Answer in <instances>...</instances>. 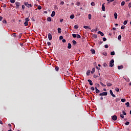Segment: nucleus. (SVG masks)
I'll use <instances>...</instances> for the list:
<instances>
[{
  "mask_svg": "<svg viewBox=\"0 0 131 131\" xmlns=\"http://www.w3.org/2000/svg\"><path fill=\"white\" fill-rule=\"evenodd\" d=\"M93 36L95 39L97 38V35L96 34H94Z\"/></svg>",
  "mask_w": 131,
  "mask_h": 131,
  "instance_id": "obj_38",
  "label": "nucleus"
},
{
  "mask_svg": "<svg viewBox=\"0 0 131 131\" xmlns=\"http://www.w3.org/2000/svg\"><path fill=\"white\" fill-rule=\"evenodd\" d=\"M97 33L100 34L101 36H104V33L103 32H101V31H99L98 32H97Z\"/></svg>",
  "mask_w": 131,
  "mask_h": 131,
  "instance_id": "obj_12",
  "label": "nucleus"
},
{
  "mask_svg": "<svg viewBox=\"0 0 131 131\" xmlns=\"http://www.w3.org/2000/svg\"><path fill=\"white\" fill-rule=\"evenodd\" d=\"M125 104H126L127 107H128L129 106V104H129V102H127L125 103Z\"/></svg>",
  "mask_w": 131,
  "mask_h": 131,
  "instance_id": "obj_26",
  "label": "nucleus"
},
{
  "mask_svg": "<svg viewBox=\"0 0 131 131\" xmlns=\"http://www.w3.org/2000/svg\"><path fill=\"white\" fill-rule=\"evenodd\" d=\"M12 35H13V37H16V33H13L12 34Z\"/></svg>",
  "mask_w": 131,
  "mask_h": 131,
  "instance_id": "obj_40",
  "label": "nucleus"
},
{
  "mask_svg": "<svg viewBox=\"0 0 131 131\" xmlns=\"http://www.w3.org/2000/svg\"><path fill=\"white\" fill-rule=\"evenodd\" d=\"M47 20L48 21H51V18L50 17H48Z\"/></svg>",
  "mask_w": 131,
  "mask_h": 131,
  "instance_id": "obj_23",
  "label": "nucleus"
},
{
  "mask_svg": "<svg viewBox=\"0 0 131 131\" xmlns=\"http://www.w3.org/2000/svg\"><path fill=\"white\" fill-rule=\"evenodd\" d=\"M74 17H75L74 15H70V19H73V18H74Z\"/></svg>",
  "mask_w": 131,
  "mask_h": 131,
  "instance_id": "obj_29",
  "label": "nucleus"
},
{
  "mask_svg": "<svg viewBox=\"0 0 131 131\" xmlns=\"http://www.w3.org/2000/svg\"><path fill=\"white\" fill-rule=\"evenodd\" d=\"M103 66H104V67H106L107 66V63H104V64H103Z\"/></svg>",
  "mask_w": 131,
  "mask_h": 131,
  "instance_id": "obj_61",
  "label": "nucleus"
},
{
  "mask_svg": "<svg viewBox=\"0 0 131 131\" xmlns=\"http://www.w3.org/2000/svg\"><path fill=\"white\" fill-rule=\"evenodd\" d=\"M100 84L102 86H106V85L104 84L102 82H100Z\"/></svg>",
  "mask_w": 131,
  "mask_h": 131,
  "instance_id": "obj_36",
  "label": "nucleus"
},
{
  "mask_svg": "<svg viewBox=\"0 0 131 131\" xmlns=\"http://www.w3.org/2000/svg\"><path fill=\"white\" fill-rule=\"evenodd\" d=\"M120 101V98H116V99H115L116 102H119V101Z\"/></svg>",
  "mask_w": 131,
  "mask_h": 131,
  "instance_id": "obj_24",
  "label": "nucleus"
},
{
  "mask_svg": "<svg viewBox=\"0 0 131 131\" xmlns=\"http://www.w3.org/2000/svg\"><path fill=\"white\" fill-rule=\"evenodd\" d=\"M116 91L117 92H119V88H116L115 89Z\"/></svg>",
  "mask_w": 131,
  "mask_h": 131,
  "instance_id": "obj_56",
  "label": "nucleus"
},
{
  "mask_svg": "<svg viewBox=\"0 0 131 131\" xmlns=\"http://www.w3.org/2000/svg\"><path fill=\"white\" fill-rule=\"evenodd\" d=\"M25 5L26 7H27L28 8L30 7H32V4H29L28 3H25Z\"/></svg>",
  "mask_w": 131,
  "mask_h": 131,
  "instance_id": "obj_3",
  "label": "nucleus"
},
{
  "mask_svg": "<svg viewBox=\"0 0 131 131\" xmlns=\"http://www.w3.org/2000/svg\"><path fill=\"white\" fill-rule=\"evenodd\" d=\"M123 69V66H118V69L119 70H120Z\"/></svg>",
  "mask_w": 131,
  "mask_h": 131,
  "instance_id": "obj_14",
  "label": "nucleus"
},
{
  "mask_svg": "<svg viewBox=\"0 0 131 131\" xmlns=\"http://www.w3.org/2000/svg\"><path fill=\"white\" fill-rule=\"evenodd\" d=\"M80 4H80V2H77L76 5L78 6H80Z\"/></svg>",
  "mask_w": 131,
  "mask_h": 131,
  "instance_id": "obj_46",
  "label": "nucleus"
},
{
  "mask_svg": "<svg viewBox=\"0 0 131 131\" xmlns=\"http://www.w3.org/2000/svg\"><path fill=\"white\" fill-rule=\"evenodd\" d=\"M48 39H49V40H51L52 39V35H51V34L50 33H48Z\"/></svg>",
  "mask_w": 131,
  "mask_h": 131,
  "instance_id": "obj_5",
  "label": "nucleus"
},
{
  "mask_svg": "<svg viewBox=\"0 0 131 131\" xmlns=\"http://www.w3.org/2000/svg\"><path fill=\"white\" fill-rule=\"evenodd\" d=\"M125 2L124 1H122L121 4V6L122 7H123L125 5Z\"/></svg>",
  "mask_w": 131,
  "mask_h": 131,
  "instance_id": "obj_21",
  "label": "nucleus"
},
{
  "mask_svg": "<svg viewBox=\"0 0 131 131\" xmlns=\"http://www.w3.org/2000/svg\"><path fill=\"white\" fill-rule=\"evenodd\" d=\"M95 71H96V69H95V68H92V71H91V73L92 74H93L94 73Z\"/></svg>",
  "mask_w": 131,
  "mask_h": 131,
  "instance_id": "obj_11",
  "label": "nucleus"
},
{
  "mask_svg": "<svg viewBox=\"0 0 131 131\" xmlns=\"http://www.w3.org/2000/svg\"><path fill=\"white\" fill-rule=\"evenodd\" d=\"M83 28H84V29H90V30H91V28H90L89 26H84V27H83Z\"/></svg>",
  "mask_w": 131,
  "mask_h": 131,
  "instance_id": "obj_17",
  "label": "nucleus"
},
{
  "mask_svg": "<svg viewBox=\"0 0 131 131\" xmlns=\"http://www.w3.org/2000/svg\"><path fill=\"white\" fill-rule=\"evenodd\" d=\"M63 39L62 36H59V39L62 40Z\"/></svg>",
  "mask_w": 131,
  "mask_h": 131,
  "instance_id": "obj_60",
  "label": "nucleus"
},
{
  "mask_svg": "<svg viewBox=\"0 0 131 131\" xmlns=\"http://www.w3.org/2000/svg\"><path fill=\"white\" fill-rule=\"evenodd\" d=\"M77 34H72V36L73 38H76Z\"/></svg>",
  "mask_w": 131,
  "mask_h": 131,
  "instance_id": "obj_25",
  "label": "nucleus"
},
{
  "mask_svg": "<svg viewBox=\"0 0 131 131\" xmlns=\"http://www.w3.org/2000/svg\"><path fill=\"white\" fill-rule=\"evenodd\" d=\"M55 70H56V71H59V68L56 67H55Z\"/></svg>",
  "mask_w": 131,
  "mask_h": 131,
  "instance_id": "obj_54",
  "label": "nucleus"
},
{
  "mask_svg": "<svg viewBox=\"0 0 131 131\" xmlns=\"http://www.w3.org/2000/svg\"><path fill=\"white\" fill-rule=\"evenodd\" d=\"M111 55H115V52L113 51V52H111Z\"/></svg>",
  "mask_w": 131,
  "mask_h": 131,
  "instance_id": "obj_41",
  "label": "nucleus"
},
{
  "mask_svg": "<svg viewBox=\"0 0 131 131\" xmlns=\"http://www.w3.org/2000/svg\"><path fill=\"white\" fill-rule=\"evenodd\" d=\"M104 4H105L102 5V11H104V12L105 11V8Z\"/></svg>",
  "mask_w": 131,
  "mask_h": 131,
  "instance_id": "obj_9",
  "label": "nucleus"
},
{
  "mask_svg": "<svg viewBox=\"0 0 131 131\" xmlns=\"http://www.w3.org/2000/svg\"><path fill=\"white\" fill-rule=\"evenodd\" d=\"M15 5L16 8H18L19 7L20 3L18 2H15Z\"/></svg>",
  "mask_w": 131,
  "mask_h": 131,
  "instance_id": "obj_7",
  "label": "nucleus"
},
{
  "mask_svg": "<svg viewBox=\"0 0 131 131\" xmlns=\"http://www.w3.org/2000/svg\"><path fill=\"white\" fill-rule=\"evenodd\" d=\"M96 31H97V28L91 30L92 32H96Z\"/></svg>",
  "mask_w": 131,
  "mask_h": 131,
  "instance_id": "obj_22",
  "label": "nucleus"
},
{
  "mask_svg": "<svg viewBox=\"0 0 131 131\" xmlns=\"http://www.w3.org/2000/svg\"><path fill=\"white\" fill-rule=\"evenodd\" d=\"M121 39V35H119V36H118V40H120Z\"/></svg>",
  "mask_w": 131,
  "mask_h": 131,
  "instance_id": "obj_35",
  "label": "nucleus"
},
{
  "mask_svg": "<svg viewBox=\"0 0 131 131\" xmlns=\"http://www.w3.org/2000/svg\"><path fill=\"white\" fill-rule=\"evenodd\" d=\"M89 19L91 20L92 19V14H89Z\"/></svg>",
  "mask_w": 131,
  "mask_h": 131,
  "instance_id": "obj_30",
  "label": "nucleus"
},
{
  "mask_svg": "<svg viewBox=\"0 0 131 131\" xmlns=\"http://www.w3.org/2000/svg\"><path fill=\"white\" fill-rule=\"evenodd\" d=\"M102 40L105 41L106 40H107V38L104 37L103 38H102Z\"/></svg>",
  "mask_w": 131,
  "mask_h": 131,
  "instance_id": "obj_57",
  "label": "nucleus"
},
{
  "mask_svg": "<svg viewBox=\"0 0 131 131\" xmlns=\"http://www.w3.org/2000/svg\"><path fill=\"white\" fill-rule=\"evenodd\" d=\"M114 16H115V18L117 19L118 18V14L115 13V14H114Z\"/></svg>",
  "mask_w": 131,
  "mask_h": 131,
  "instance_id": "obj_16",
  "label": "nucleus"
},
{
  "mask_svg": "<svg viewBox=\"0 0 131 131\" xmlns=\"http://www.w3.org/2000/svg\"><path fill=\"white\" fill-rule=\"evenodd\" d=\"M110 93L113 97H116V96L113 94L112 90H110Z\"/></svg>",
  "mask_w": 131,
  "mask_h": 131,
  "instance_id": "obj_6",
  "label": "nucleus"
},
{
  "mask_svg": "<svg viewBox=\"0 0 131 131\" xmlns=\"http://www.w3.org/2000/svg\"><path fill=\"white\" fill-rule=\"evenodd\" d=\"M47 45L48 46H51V43L50 42H48Z\"/></svg>",
  "mask_w": 131,
  "mask_h": 131,
  "instance_id": "obj_64",
  "label": "nucleus"
},
{
  "mask_svg": "<svg viewBox=\"0 0 131 131\" xmlns=\"http://www.w3.org/2000/svg\"><path fill=\"white\" fill-rule=\"evenodd\" d=\"M127 20H125L123 22V25H126L127 24Z\"/></svg>",
  "mask_w": 131,
  "mask_h": 131,
  "instance_id": "obj_43",
  "label": "nucleus"
},
{
  "mask_svg": "<svg viewBox=\"0 0 131 131\" xmlns=\"http://www.w3.org/2000/svg\"><path fill=\"white\" fill-rule=\"evenodd\" d=\"M95 88H94V87H93V86H92V87L91 88V90L92 91H94V90H95Z\"/></svg>",
  "mask_w": 131,
  "mask_h": 131,
  "instance_id": "obj_51",
  "label": "nucleus"
},
{
  "mask_svg": "<svg viewBox=\"0 0 131 131\" xmlns=\"http://www.w3.org/2000/svg\"><path fill=\"white\" fill-rule=\"evenodd\" d=\"M10 2L12 4L15 3V0H10Z\"/></svg>",
  "mask_w": 131,
  "mask_h": 131,
  "instance_id": "obj_34",
  "label": "nucleus"
},
{
  "mask_svg": "<svg viewBox=\"0 0 131 131\" xmlns=\"http://www.w3.org/2000/svg\"><path fill=\"white\" fill-rule=\"evenodd\" d=\"M114 66V60L112 59L110 62V67L113 68Z\"/></svg>",
  "mask_w": 131,
  "mask_h": 131,
  "instance_id": "obj_1",
  "label": "nucleus"
},
{
  "mask_svg": "<svg viewBox=\"0 0 131 131\" xmlns=\"http://www.w3.org/2000/svg\"><path fill=\"white\" fill-rule=\"evenodd\" d=\"M118 119V117L117 116L114 115L113 116H112V120L113 121H116Z\"/></svg>",
  "mask_w": 131,
  "mask_h": 131,
  "instance_id": "obj_4",
  "label": "nucleus"
},
{
  "mask_svg": "<svg viewBox=\"0 0 131 131\" xmlns=\"http://www.w3.org/2000/svg\"><path fill=\"white\" fill-rule=\"evenodd\" d=\"M102 55H104L105 56H107V53L106 52H103V53H102Z\"/></svg>",
  "mask_w": 131,
  "mask_h": 131,
  "instance_id": "obj_49",
  "label": "nucleus"
},
{
  "mask_svg": "<svg viewBox=\"0 0 131 131\" xmlns=\"http://www.w3.org/2000/svg\"><path fill=\"white\" fill-rule=\"evenodd\" d=\"M96 93L98 94L100 93V91L97 89V87H95Z\"/></svg>",
  "mask_w": 131,
  "mask_h": 131,
  "instance_id": "obj_13",
  "label": "nucleus"
},
{
  "mask_svg": "<svg viewBox=\"0 0 131 131\" xmlns=\"http://www.w3.org/2000/svg\"><path fill=\"white\" fill-rule=\"evenodd\" d=\"M78 25H75L74 26V29H76V30H77V29H78Z\"/></svg>",
  "mask_w": 131,
  "mask_h": 131,
  "instance_id": "obj_28",
  "label": "nucleus"
},
{
  "mask_svg": "<svg viewBox=\"0 0 131 131\" xmlns=\"http://www.w3.org/2000/svg\"><path fill=\"white\" fill-rule=\"evenodd\" d=\"M91 5L92 6H95V3L94 2H92L91 4Z\"/></svg>",
  "mask_w": 131,
  "mask_h": 131,
  "instance_id": "obj_50",
  "label": "nucleus"
},
{
  "mask_svg": "<svg viewBox=\"0 0 131 131\" xmlns=\"http://www.w3.org/2000/svg\"><path fill=\"white\" fill-rule=\"evenodd\" d=\"M64 4V2H63L62 1H61L60 5H63Z\"/></svg>",
  "mask_w": 131,
  "mask_h": 131,
  "instance_id": "obj_48",
  "label": "nucleus"
},
{
  "mask_svg": "<svg viewBox=\"0 0 131 131\" xmlns=\"http://www.w3.org/2000/svg\"><path fill=\"white\" fill-rule=\"evenodd\" d=\"M55 14H56L55 12L54 11H53L51 14V16L54 17V16H55Z\"/></svg>",
  "mask_w": 131,
  "mask_h": 131,
  "instance_id": "obj_15",
  "label": "nucleus"
},
{
  "mask_svg": "<svg viewBox=\"0 0 131 131\" xmlns=\"http://www.w3.org/2000/svg\"><path fill=\"white\" fill-rule=\"evenodd\" d=\"M91 51L92 54H96V51H95L94 49H92L91 50Z\"/></svg>",
  "mask_w": 131,
  "mask_h": 131,
  "instance_id": "obj_10",
  "label": "nucleus"
},
{
  "mask_svg": "<svg viewBox=\"0 0 131 131\" xmlns=\"http://www.w3.org/2000/svg\"><path fill=\"white\" fill-rule=\"evenodd\" d=\"M125 26H122V27H121V29H122V30H124L125 28Z\"/></svg>",
  "mask_w": 131,
  "mask_h": 131,
  "instance_id": "obj_44",
  "label": "nucleus"
},
{
  "mask_svg": "<svg viewBox=\"0 0 131 131\" xmlns=\"http://www.w3.org/2000/svg\"><path fill=\"white\" fill-rule=\"evenodd\" d=\"M37 9H38V10H41V6H40V5L38 6V7H37Z\"/></svg>",
  "mask_w": 131,
  "mask_h": 131,
  "instance_id": "obj_39",
  "label": "nucleus"
},
{
  "mask_svg": "<svg viewBox=\"0 0 131 131\" xmlns=\"http://www.w3.org/2000/svg\"><path fill=\"white\" fill-rule=\"evenodd\" d=\"M128 7L129 8H131V3H130L128 4Z\"/></svg>",
  "mask_w": 131,
  "mask_h": 131,
  "instance_id": "obj_53",
  "label": "nucleus"
},
{
  "mask_svg": "<svg viewBox=\"0 0 131 131\" xmlns=\"http://www.w3.org/2000/svg\"><path fill=\"white\" fill-rule=\"evenodd\" d=\"M105 48L106 49H108V46L107 45H105Z\"/></svg>",
  "mask_w": 131,
  "mask_h": 131,
  "instance_id": "obj_59",
  "label": "nucleus"
},
{
  "mask_svg": "<svg viewBox=\"0 0 131 131\" xmlns=\"http://www.w3.org/2000/svg\"><path fill=\"white\" fill-rule=\"evenodd\" d=\"M122 114H123V115L125 116L126 115V113L124 111H122Z\"/></svg>",
  "mask_w": 131,
  "mask_h": 131,
  "instance_id": "obj_52",
  "label": "nucleus"
},
{
  "mask_svg": "<svg viewBox=\"0 0 131 131\" xmlns=\"http://www.w3.org/2000/svg\"><path fill=\"white\" fill-rule=\"evenodd\" d=\"M71 48H72V45H71V43H68V48L69 49H71Z\"/></svg>",
  "mask_w": 131,
  "mask_h": 131,
  "instance_id": "obj_18",
  "label": "nucleus"
},
{
  "mask_svg": "<svg viewBox=\"0 0 131 131\" xmlns=\"http://www.w3.org/2000/svg\"><path fill=\"white\" fill-rule=\"evenodd\" d=\"M88 81L89 82L90 85H93V83L91 79H89Z\"/></svg>",
  "mask_w": 131,
  "mask_h": 131,
  "instance_id": "obj_8",
  "label": "nucleus"
},
{
  "mask_svg": "<svg viewBox=\"0 0 131 131\" xmlns=\"http://www.w3.org/2000/svg\"><path fill=\"white\" fill-rule=\"evenodd\" d=\"M120 117L121 118H123V119H124V115H122V114H120Z\"/></svg>",
  "mask_w": 131,
  "mask_h": 131,
  "instance_id": "obj_42",
  "label": "nucleus"
},
{
  "mask_svg": "<svg viewBox=\"0 0 131 131\" xmlns=\"http://www.w3.org/2000/svg\"><path fill=\"white\" fill-rule=\"evenodd\" d=\"M93 77H94V78H96L98 77V76L96 75H94Z\"/></svg>",
  "mask_w": 131,
  "mask_h": 131,
  "instance_id": "obj_62",
  "label": "nucleus"
},
{
  "mask_svg": "<svg viewBox=\"0 0 131 131\" xmlns=\"http://www.w3.org/2000/svg\"><path fill=\"white\" fill-rule=\"evenodd\" d=\"M24 26H28V22L25 21L24 23Z\"/></svg>",
  "mask_w": 131,
  "mask_h": 131,
  "instance_id": "obj_32",
  "label": "nucleus"
},
{
  "mask_svg": "<svg viewBox=\"0 0 131 131\" xmlns=\"http://www.w3.org/2000/svg\"><path fill=\"white\" fill-rule=\"evenodd\" d=\"M91 73V71H88L86 73V74L89 76L90 74Z\"/></svg>",
  "mask_w": 131,
  "mask_h": 131,
  "instance_id": "obj_31",
  "label": "nucleus"
},
{
  "mask_svg": "<svg viewBox=\"0 0 131 131\" xmlns=\"http://www.w3.org/2000/svg\"><path fill=\"white\" fill-rule=\"evenodd\" d=\"M25 21L26 22H28L29 21V18H25Z\"/></svg>",
  "mask_w": 131,
  "mask_h": 131,
  "instance_id": "obj_45",
  "label": "nucleus"
},
{
  "mask_svg": "<svg viewBox=\"0 0 131 131\" xmlns=\"http://www.w3.org/2000/svg\"><path fill=\"white\" fill-rule=\"evenodd\" d=\"M3 23L4 24H7V21H6V20H3Z\"/></svg>",
  "mask_w": 131,
  "mask_h": 131,
  "instance_id": "obj_63",
  "label": "nucleus"
},
{
  "mask_svg": "<svg viewBox=\"0 0 131 131\" xmlns=\"http://www.w3.org/2000/svg\"><path fill=\"white\" fill-rule=\"evenodd\" d=\"M129 123H130V122H128V121H127V122H126L125 123V124L126 125H128L129 124Z\"/></svg>",
  "mask_w": 131,
  "mask_h": 131,
  "instance_id": "obj_47",
  "label": "nucleus"
},
{
  "mask_svg": "<svg viewBox=\"0 0 131 131\" xmlns=\"http://www.w3.org/2000/svg\"><path fill=\"white\" fill-rule=\"evenodd\" d=\"M58 33H61V29L60 28H58Z\"/></svg>",
  "mask_w": 131,
  "mask_h": 131,
  "instance_id": "obj_19",
  "label": "nucleus"
},
{
  "mask_svg": "<svg viewBox=\"0 0 131 131\" xmlns=\"http://www.w3.org/2000/svg\"><path fill=\"white\" fill-rule=\"evenodd\" d=\"M76 37H77L78 39H80V38H81V36H80L79 34H77Z\"/></svg>",
  "mask_w": 131,
  "mask_h": 131,
  "instance_id": "obj_33",
  "label": "nucleus"
},
{
  "mask_svg": "<svg viewBox=\"0 0 131 131\" xmlns=\"http://www.w3.org/2000/svg\"><path fill=\"white\" fill-rule=\"evenodd\" d=\"M106 85H107V86H111L113 85V84H111V83H109V82H107Z\"/></svg>",
  "mask_w": 131,
  "mask_h": 131,
  "instance_id": "obj_20",
  "label": "nucleus"
},
{
  "mask_svg": "<svg viewBox=\"0 0 131 131\" xmlns=\"http://www.w3.org/2000/svg\"><path fill=\"white\" fill-rule=\"evenodd\" d=\"M121 101L122 102L124 103L126 101V99L122 98V99H121Z\"/></svg>",
  "mask_w": 131,
  "mask_h": 131,
  "instance_id": "obj_27",
  "label": "nucleus"
},
{
  "mask_svg": "<svg viewBox=\"0 0 131 131\" xmlns=\"http://www.w3.org/2000/svg\"><path fill=\"white\" fill-rule=\"evenodd\" d=\"M72 42H73V43L74 45H75L77 44V42H76V41L75 40H73L72 41Z\"/></svg>",
  "mask_w": 131,
  "mask_h": 131,
  "instance_id": "obj_37",
  "label": "nucleus"
},
{
  "mask_svg": "<svg viewBox=\"0 0 131 131\" xmlns=\"http://www.w3.org/2000/svg\"><path fill=\"white\" fill-rule=\"evenodd\" d=\"M62 41V42L65 43V42H66V40L65 39H63Z\"/></svg>",
  "mask_w": 131,
  "mask_h": 131,
  "instance_id": "obj_58",
  "label": "nucleus"
},
{
  "mask_svg": "<svg viewBox=\"0 0 131 131\" xmlns=\"http://www.w3.org/2000/svg\"><path fill=\"white\" fill-rule=\"evenodd\" d=\"M96 86L97 88H99V87L100 86L99 84L96 83Z\"/></svg>",
  "mask_w": 131,
  "mask_h": 131,
  "instance_id": "obj_55",
  "label": "nucleus"
},
{
  "mask_svg": "<svg viewBox=\"0 0 131 131\" xmlns=\"http://www.w3.org/2000/svg\"><path fill=\"white\" fill-rule=\"evenodd\" d=\"M107 94H108V93H107V92H102L101 93H100L99 96H106L107 95Z\"/></svg>",
  "mask_w": 131,
  "mask_h": 131,
  "instance_id": "obj_2",
  "label": "nucleus"
}]
</instances>
